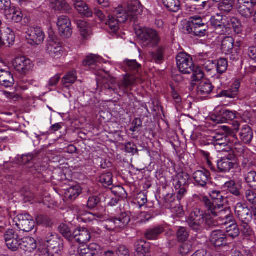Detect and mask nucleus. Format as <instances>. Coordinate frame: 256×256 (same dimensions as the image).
<instances>
[{
	"mask_svg": "<svg viewBox=\"0 0 256 256\" xmlns=\"http://www.w3.org/2000/svg\"><path fill=\"white\" fill-rule=\"evenodd\" d=\"M176 60L178 68L180 72L184 74L192 73V82L200 81L203 78L204 74L202 70L200 67L195 68L192 58L190 55L185 52H180L177 56Z\"/></svg>",
	"mask_w": 256,
	"mask_h": 256,
	"instance_id": "f257e3e1",
	"label": "nucleus"
},
{
	"mask_svg": "<svg viewBox=\"0 0 256 256\" xmlns=\"http://www.w3.org/2000/svg\"><path fill=\"white\" fill-rule=\"evenodd\" d=\"M202 202L206 209L212 216H216L220 224L226 225L232 222L234 218L231 210L229 208L224 207V204H214L207 196L202 198Z\"/></svg>",
	"mask_w": 256,
	"mask_h": 256,
	"instance_id": "f03ea898",
	"label": "nucleus"
},
{
	"mask_svg": "<svg viewBox=\"0 0 256 256\" xmlns=\"http://www.w3.org/2000/svg\"><path fill=\"white\" fill-rule=\"evenodd\" d=\"M138 78L134 74H126L124 76L121 82H117L115 78H111L104 86L116 94L118 93L119 90L125 93L126 88L134 84Z\"/></svg>",
	"mask_w": 256,
	"mask_h": 256,
	"instance_id": "7ed1b4c3",
	"label": "nucleus"
},
{
	"mask_svg": "<svg viewBox=\"0 0 256 256\" xmlns=\"http://www.w3.org/2000/svg\"><path fill=\"white\" fill-rule=\"evenodd\" d=\"M136 34L141 40L144 46L154 47L159 44L160 38L158 33L152 29L144 28L138 30Z\"/></svg>",
	"mask_w": 256,
	"mask_h": 256,
	"instance_id": "20e7f679",
	"label": "nucleus"
},
{
	"mask_svg": "<svg viewBox=\"0 0 256 256\" xmlns=\"http://www.w3.org/2000/svg\"><path fill=\"white\" fill-rule=\"evenodd\" d=\"M122 11H124V8L122 6H119L115 8L114 11L116 18L112 16H109L106 20V24L109 26L112 32H116L118 30L120 23L124 22L127 20V14H122Z\"/></svg>",
	"mask_w": 256,
	"mask_h": 256,
	"instance_id": "39448f33",
	"label": "nucleus"
},
{
	"mask_svg": "<svg viewBox=\"0 0 256 256\" xmlns=\"http://www.w3.org/2000/svg\"><path fill=\"white\" fill-rule=\"evenodd\" d=\"M205 212L198 208H194L186 220L188 226L193 230L198 232L202 229Z\"/></svg>",
	"mask_w": 256,
	"mask_h": 256,
	"instance_id": "423d86ee",
	"label": "nucleus"
},
{
	"mask_svg": "<svg viewBox=\"0 0 256 256\" xmlns=\"http://www.w3.org/2000/svg\"><path fill=\"white\" fill-rule=\"evenodd\" d=\"M45 37L43 30L38 26L30 27L26 32V39L28 44L32 46H38L42 44Z\"/></svg>",
	"mask_w": 256,
	"mask_h": 256,
	"instance_id": "0eeeda50",
	"label": "nucleus"
},
{
	"mask_svg": "<svg viewBox=\"0 0 256 256\" xmlns=\"http://www.w3.org/2000/svg\"><path fill=\"white\" fill-rule=\"evenodd\" d=\"M217 167L220 172L224 173L229 172L232 169L238 167L234 152H230L218 160Z\"/></svg>",
	"mask_w": 256,
	"mask_h": 256,
	"instance_id": "6e6552de",
	"label": "nucleus"
},
{
	"mask_svg": "<svg viewBox=\"0 0 256 256\" xmlns=\"http://www.w3.org/2000/svg\"><path fill=\"white\" fill-rule=\"evenodd\" d=\"M16 226L21 230L29 232L35 226L33 218L28 214H18L16 218Z\"/></svg>",
	"mask_w": 256,
	"mask_h": 256,
	"instance_id": "1a4fd4ad",
	"label": "nucleus"
},
{
	"mask_svg": "<svg viewBox=\"0 0 256 256\" xmlns=\"http://www.w3.org/2000/svg\"><path fill=\"white\" fill-rule=\"evenodd\" d=\"M6 245L12 252L17 251L20 248L21 238L12 229H8L4 234Z\"/></svg>",
	"mask_w": 256,
	"mask_h": 256,
	"instance_id": "9d476101",
	"label": "nucleus"
},
{
	"mask_svg": "<svg viewBox=\"0 0 256 256\" xmlns=\"http://www.w3.org/2000/svg\"><path fill=\"white\" fill-rule=\"evenodd\" d=\"M209 140L211 141L218 151L227 152L230 149L228 146V140L224 134L216 133L210 136Z\"/></svg>",
	"mask_w": 256,
	"mask_h": 256,
	"instance_id": "9b49d317",
	"label": "nucleus"
},
{
	"mask_svg": "<svg viewBox=\"0 0 256 256\" xmlns=\"http://www.w3.org/2000/svg\"><path fill=\"white\" fill-rule=\"evenodd\" d=\"M47 248L51 253L59 254L63 250L62 240L56 234L49 233L46 236Z\"/></svg>",
	"mask_w": 256,
	"mask_h": 256,
	"instance_id": "f8f14e48",
	"label": "nucleus"
},
{
	"mask_svg": "<svg viewBox=\"0 0 256 256\" xmlns=\"http://www.w3.org/2000/svg\"><path fill=\"white\" fill-rule=\"evenodd\" d=\"M210 22L213 28L216 30V32L222 34L226 32V26L228 20L226 16L221 14H216L212 16Z\"/></svg>",
	"mask_w": 256,
	"mask_h": 256,
	"instance_id": "ddd939ff",
	"label": "nucleus"
},
{
	"mask_svg": "<svg viewBox=\"0 0 256 256\" xmlns=\"http://www.w3.org/2000/svg\"><path fill=\"white\" fill-rule=\"evenodd\" d=\"M46 52L52 58H60L63 54V48L60 42L56 38H50L48 41Z\"/></svg>",
	"mask_w": 256,
	"mask_h": 256,
	"instance_id": "4468645a",
	"label": "nucleus"
},
{
	"mask_svg": "<svg viewBox=\"0 0 256 256\" xmlns=\"http://www.w3.org/2000/svg\"><path fill=\"white\" fill-rule=\"evenodd\" d=\"M12 66L16 71L25 74L32 70L34 64L29 58L21 56L14 58L12 62Z\"/></svg>",
	"mask_w": 256,
	"mask_h": 256,
	"instance_id": "2eb2a0df",
	"label": "nucleus"
},
{
	"mask_svg": "<svg viewBox=\"0 0 256 256\" xmlns=\"http://www.w3.org/2000/svg\"><path fill=\"white\" fill-rule=\"evenodd\" d=\"M234 212L241 222H250L252 220V212L244 204L238 202L235 206Z\"/></svg>",
	"mask_w": 256,
	"mask_h": 256,
	"instance_id": "dca6fc26",
	"label": "nucleus"
},
{
	"mask_svg": "<svg viewBox=\"0 0 256 256\" xmlns=\"http://www.w3.org/2000/svg\"><path fill=\"white\" fill-rule=\"evenodd\" d=\"M74 210L78 214V218L84 222H89L96 220V218H102V215L93 214L86 212L84 206H75Z\"/></svg>",
	"mask_w": 256,
	"mask_h": 256,
	"instance_id": "f3484780",
	"label": "nucleus"
},
{
	"mask_svg": "<svg viewBox=\"0 0 256 256\" xmlns=\"http://www.w3.org/2000/svg\"><path fill=\"white\" fill-rule=\"evenodd\" d=\"M57 26L60 35L64 38L70 37L72 33L71 22L66 16H61L58 20Z\"/></svg>",
	"mask_w": 256,
	"mask_h": 256,
	"instance_id": "a211bd4d",
	"label": "nucleus"
},
{
	"mask_svg": "<svg viewBox=\"0 0 256 256\" xmlns=\"http://www.w3.org/2000/svg\"><path fill=\"white\" fill-rule=\"evenodd\" d=\"M192 178L196 185L206 188L210 179V174L208 170L204 168L194 172Z\"/></svg>",
	"mask_w": 256,
	"mask_h": 256,
	"instance_id": "6ab92c4d",
	"label": "nucleus"
},
{
	"mask_svg": "<svg viewBox=\"0 0 256 256\" xmlns=\"http://www.w3.org/2000/svg\"><path fill=\"white\" fill-rule=\"evenodd\" d=\"M254 4L251 0H238L236 8L238 12L244 17L250 18L254 12Z\"/></svg>",
	"mask_w": 256,
	"mask_h": 256,
	"instance_id": "aec40b11",
	"label": "nucleus"
},
{
	"mask_svg": "<svg viewBox=\"0 0 256 256\" xmlns=\"http://www.w3.org/2000/svg\"><path fill=\"white\" fill-rule=\"evenodd\" d=\"M236 112L223 110L220 111V114L212 115L210 118L216 124L224 123L227 120H232L236 118Z\"/></svg>",
	"mask_w": 256,
	"mask_h": 256,
	"instance_id": "412c9836",
	"label": "nucleus"
},
{
	"mask_svg": "<svg viewBox=\"0 0 256 256\" xmlns=\"http://www.w3.org/2000/svg\"><path fill=\"white\" fill-rule=\"evenodd\" d=\"M15 40L14 32L8 27L2 28L0 30V46L12 45Z\"/></svg>",
	"mask_w": 256,
	"mask_h": 256,
	"instance_id": "4be33fe9",
	"label": "nucleus"
},
{
	"mask_svg": "<svg viewBox=\"0 0 256 256\" xmlns=\"http://www.w3.org/2000/svg\"><path fill=\"white\" fill-rule=\"evenodd\" d=\"M142 12V6L140 2L138 0H134L128 2L127 10L124 9V11H122V14H126L127 18L128 17L134 18L136 16L140 14Z\"/></svg>",
	"mask_w": 256,
	"mask_h": 256,
	"instance_id": "5701e85b",
	"label": "nucleus"
},
{
	"mask_svg": "<svg viewBox=\"0 0 256 256\" xmlns=\"http://www.w3.org/2000/svg\"><path fill=\"white\" fill-rule=\"evenodd\" d=\"M100 250L98 245L92 244L88 246L82 245L78 248V252L80 256H100Z\"/></svg>",
	"mask_w": 256,
	"mask_h": 256,
	"instance_id": "b1692460",
	"label": "nucleus"
},
{
	"mask_svg": "<svg viewBox=\"0 0 256 256\" xmlns=\"http://www.w3.org/2000/svg\"><path fill=\"white\" fill-rule=\"evenodd\" d=\"M73 238L80 244H86L91 238L90 232L86 228H82L76 229L72 232Z\"/></svg>",
	"mask_w": 256,
	"mask_h": 256,
	"instance_id": "393cba45",
	"label": "nucleus"
},
{
	"mask_svg": "<svg viewBox=\"0 0 256 256\" xmlns=\"http://www.w3.org/2000/svg\"><path fill=\"white\" fill-rule=\"evenodd\" d=\"M210 242L212 245L216 247L226 244V236L221 230H214L210 236Z\"/></svg>",
	"mask_w": 256,
	"mask_h": 256,
	"instance_id": "a878e982",
	"label": "nucleus"
},
{
	"mask_svg": "<svg viewBox=\"0 0 256 256\" xmlns=\"http://www.w3.org/2000/svg\"><path fill=\"white\" fill-rule=\"evenodd\" d=\"M4 15L8 22L15 23L21 22L23 17L22 12L14 6H10L6 10Z\"/></svg>",
	"mask_w": 256,
	"mask_h": 256,
	"instance_id": "bb28decb",
	"label": "nucleus"
},
{
	"mask_svg": "<svg viewBox=\"0 0 256 256\" xmlns=\"http://www.w3.org/2000/svg\"><path fill=\"white\" fill-rule=\"evenodd\" d=\"M190 176L184 172L178 174L173 181V185L175 188H180L188 187Z\"/></svg>",
	"mask_w": 256,
	"mask_h": 256,
	"instance_id": "cd10ccee",
	"label": "nucleus"
},
{
	"mask_svg": "<svg viewBox=\"0 0 256 256\" xmlns=\"http://www.w3.org/2000/svg\"><path fill=\"white\" fill-rule=\"evenodd\" d=\"M204 24H206L200 16H191L184 28V32L188 34H191L192 28L200 26H203Z\"/></svg>",
	"mask_w": 256,
	"mask_h": 256,
	"instance_id": "c85d7f7f",
	"label": "nucleus"
},
{
	"mask_svg": "<svg viewBox=\"0 0 256 256\" xmlns=\"http://www.w3.org/2000/svg\"><path fill=\"white\" fill-rule=\"evenodd\" d=\"M37 244L36 240L30 236L21 238L20 248L25 252H31L36 249Z\"/></svg>",
	"mask_w": 256,
	"mask_h": 256,
	"instance_id": "c756f323",
	"label": "nucleus"
},
{
	"mask_svg": "<svg viewBox=\"0 0 256 256\" xmlns=\"http://www.w3.org/2000/svg\"><path fill=\"white\" fill-rule=\"evenodd\" d=\"M240 84V81L238 80H236L230 88L222 90L219 94L220 96H224L230 98H235L238 96Z\"/></svg>",
	"mask_w": 256,
	"mask_h": 256,
	"instance_id": "7c9ffc66",
	"label": "nucleus"
},
{
	"mask_svg": "<svg viewBox=\"0 0 256 256\" xmlns=\"http://www.w3.org/2000/svg\"><path fill=\"white\" fill-rule=\"evenodd\" d=\"M164 228L160 225L149 228L145 232V237L150 240H157L159 236L164 232Z\"/></svg>",
	"mask_w": 256,
	"mask_h": 256,
	"instance_id": "2f4dec72",
	"label": "nucleus"
},
{
	"mask_svg": "<svg viewBox=\"0 0 256 256\" xmlns=\"http://www.w3.org/2000/svg\"><path fill=\"white\" fill-rule=\"evenodd\" d=\"M137 256H148L150 251V245L145 240H140L134 244Z\"/></svg>",
	"mask_w": 256,
	"mask_h": 256,
	"instance_id": "473e14b6",
	"label": "nucleus"
},
{
	"mask_svg": "<svg viewBox=\"0 0 256 256\" xmlns=\"http://www.w3.org/2000/svg\"><path fill=\"white\" fill-rule=\"evenodd\" d=\"M250 222H246L241 223L240 226V232L244 238L252 241L255 238V233L249 224Z\"/></svg>",
	"mask_w": 256,
	"mask_h": 256,
	"instance_id": "72a5a7b5",
	"label": "nucleus"
},
{
	"mask_svg": "<svg viewBox=\"0 0 256 256\" xmlns=\"http://www.w3.org/2000/svg\"><path fill=\"white\" fill-rule=\"evenodd\" d=\"M74 5L80 14L86 17L92 16V11L84 2L82 0H76L74 1Z\"/></svg>",
	"mask_w": 256,
	"mask_h": 256,
	"instance_id": "f704fd0d",
	"label": "nucleus"
},
{
	"mask_svg": "<svg viewBox=\"0 0 256 256\" xmlns=\"http://www.w3.org/2000/svg\"><path fill=\"white\" fill-rule=\"evenodd\" d=\"M14 79L11 72L2 70H0V84L6 88L12 86Z\"/></svg>",
	"mask_w": 256,
	"mask_h": 256,
	"instance_id": "c9c22d12",
	"label": "nucleus"
},
{
	"mask_svg": "<svg viewBox=\"0 0 256 256\" xmlns=\"http://www.w3.org/2000/svg\"><path fill=\"white\" fill-rule=\"evenodd\" d=\"M214 86L212 84L207 81H202L197 87V94L198 95L205 96L210 94L213 90Z\"/></svg>",
	"mask_w": 256,
	"mask_h": 256,
	"instance_id": "e433bc0d",
	"label": "nucleus"
},
{
	"mask_svg": "<svg viewBox=\"0 0 256 256\" xmlns=\"http://www.w3.org/2000/svg\"><path fill=\"white\" fill-rule=\"evenodd\" d=\"M50 6L55 11L61 12L69 10V5L65 0H50Z\"/></svg>",
	"mask_w": 256,
	"mask_h": 256,
	"instance_id": "4c0bfd02",
	"label": "nucleus"
},
{
	"mask_svg": "<svg viewBox=\"0 0 256 256\" xmlns=\"http://www.w3.org/2000/svg\"><path fill=\"white\" fill-rule=\"evenodd\" d=\"M82 189L78 186H75L66 189L64 192V198L67 200H74L81 194Z\"/></svg>",
	"mask_w": 256,
	"mask_h": 256,
	"instance_id": "58836bf2",
	"label": "nucleus"
},
{
	"mask_svg": "<svg viewBox=\"0 0 256 256\" xmlns=\"http://www.w3.org/2000/svg\"><path fill=\"white\" fill-rule=\"evenodd\" d=\"M234 40L232 37L227 36L223 39L222 42L221 50L226 54H230L233 50Z\"/></svg>",
	"mask_w": 256,
	"mask_h": 256,
	"instance_id": "ea45409f",
	"label": "nucleus"
},
{
	"mask_svg": "<svg viewBox=\"0 0 256 256\" xmlns=\"http://www.w3.org/2000/svg\"><path fill=\"white\" fill-rule=\"evenodd\" d=\"M240 138L246 144L250 143L253 138V132L250 127L244 125L240 133Z\"/></svg>",
	"mask_w": 256,
	"mask_h": 256,
	"instance_id": "a19ab883",
	"label": "nucleus"
},
{
	"mask_svg": "<svg viewBox=\"0 0 256 256\" xmlns=\"http://www.w3.org/2000/svg\"><path fill=\"white\" fill-rule=\"evenodd\" d=\"M118 231L124 229L130 222V216L126 213H122L118 216L114 218Z\"/></svg>",
	"mask_w": 256,
	"mask_h": 256,
	"instance_id": "79ce46f5",
	"label": "nucleus"
},
{
	"mask_svg": "<svg viewBox=\"0 0 256 256\" xmlns=\"http://www.w3.org/2000/svg\"><path fill=\"white\" fill-rule=\"evenodd\" d=\"M102 58L96 55L90 54L83 61V65L90 66L92 68L94 69V66H98L101 63Z\"/></svg>",
	"mask_w": 256,
	"mask_h": 256,
	"instance_id": "37998d69",
	"label": "nucleus"
},
{
	"mask_svg": "<svg viewBox=\"0 0 256 256\" xmlns=\"http://www.w3.org/2000/svg\"><path fill=\"white\" fill-rule=\"evenodd\" d=\"M78 28L84 38H86L90 34L91 29L87 22L82 20H75Z\"/></svg>",
	"mask_w": 256,
	"mask_h": 256,
	"instance_id": "c03bdc74",
	"label": "nucleus"
},
{
	"mask_svg": "<svg viewBox=\"0 0 256 256\" xmlns=\"http://www.w3.org/2000/svg\"><path fill=\"white\" fill-rule=\"evenodd\" d=\"M77 79L76 74L75 71H71L68 72L62 78V84L65 88H69L74 84Z\"/></svg>",
	"mask_w": 256,
	"mask_h": 256,
	"instance_id": "a18cd8bd",
	"label": "nucleus"
},
{
	"mask_svg": "<svg viewBox=\"0 0 256 256\" xmlns=\"http://www.w3.org/2000/svg\"><path fill=\"white\" fill-rule=\"evenodd\" d=\"M164 7L169 11L178 12L180 7L179 0H162Z\"/></svg>",
	"mask_w": 256,
	"mask_h": 256,
	"instance_id": "49530a36",
	"label": "nucleus"
},
{
	"mask_svg": "<svg viewBox=\"0 0 256 256\" xmlns=\"http://www.w3.org/2000/svg\"><path fill=\"white\" fill-rule=\"evenodd\" d=\"M204 224L208 227H213L220 224L216 216H212V214L206 210L204 216Z\"/></svg>",
	"mask_w": 256,
	"mask_h": 256,
	"instance_id": "de8ad7c7",
	"label": "nucleus"
},
{
	"mask_svg": "<svg viewBox=\"0 0 256 256\" xmlns=\"http://www.w3.org/2000/svg\"><path fill=\"white\" fill-rule=\"evenodd\" d=\"M244 180L248 186L252 190H256V172L251 170L244 175Z\"/></svg>",
	"mask_w": 256,
	"mask_h": 256,
	"instance_id": "09e8293b",
	"label": "nucleus"
},
{
	"mask_svg": "<svg viewBox=\"0 0 256 256\" xmlns=\"http://www.w3.org/2000/svg\"><path fill=\"white\" fill-rule=\"evenodd\" d=\"M224 186L230 194L237 196L240 195V188L236 185L234 181L230 180L226 182L224 184Z\"/></svg>",
	"mask_w": 256,
	"mask_h": 256,
	"instance_id": "8fccbe9b",
	"label": "nucleus"
},
{
	"mask_svg": "<svg viewBox=\"0 0 256 256\" xmlns=\"http://www.w3.org/2000/svg\"><path fill=\"white\" fill-rule=\"evenodd\" d=\"M60 232L68 240L73 238L72 232L70 228L66 224H61L58 228Z\"/></svg>",
	"mask_w": 256,
	"mask_h": 256,
	"instance_id": "3c124183",
	"label": "nucleus"
},
{
	"mask_svg": "<svg viewBox=\"0 0 256 256\" xmlns=\"http://www.w3.org/2000/svg\"><path fill=\"white\" fill-rule=\"evenodd\" d=\"M232 222V224L226 227V232L229 236L234 239L239 236L240 229L236 224L234 223L233 221Z\"/></svg>",
	"mask_w": 256,
	"mask_h": 256,
	"instance_id": "603ef678",
	"label": "nucleus"
},
{
	"mask_svg": "<svg viewBox=\"0 0 256 256\" xmlns=\"http://www.w3.org/2000/svg\"><path fill=\"white\" fill-rule=\"evenodd\" d=\"M99 182L104 186H110L112 184V175L111 172L103 174L100 176Z\"/></svg>",
	"mask_w": 256,
	"mask_h": 256,
	"instance_id": "864d4df0",
	"label": "nucleus"
},
{
	"mask_svg": "<svg viewBox=\"0 0 256 256\" xmlns=\"http://www.w3.org/2000/svg\"><path fill=\"white\" fill-rule=\"evenodd\" d=\"M230 24L232 26L234 32L236 34H240L243 30L241 22L239 20L235 17L230 18Z\"/></svg>",
	"mask_w": 256,
	"mask_h": 256,
	"instance_id": "5fc2aeb1",
	"label": "nucleus"
},
{
	"mask_svg": "<svg viewBox=\"0 0 256 256\" xmlns=\"http://www.w3.org/2000/svg\"><path fill=\"white\" fill-rule=\"evenodd\" d=\"M233 0H224L218 4V8L220 11L230 12L234 6Z\"/></svg>",
	"mask_w": 256,
	"mask_h": 256,
	"instance_id": "6e6d98bb",
	"label": "nucleus"
},
{
	"mask_svg": "<svg viewBox=\"0 0 256 256\" xmlns=\"http://www.w3.org/2000/svg\"><path fill=\"white\" fill-rule=\"evenodd\" d=\"M246 200L252 205H256V192L254 190L248 189L244 193Z\"/></svg>",
	"mask_w": 256,
	"mask_h": 256,
	"instance_id": "4d7b16f0",
	"label": "nucleus"
},
{
	"mask_svg": "<svg viewBox=\"0 0 256 256\" xmlns=\"http://www.w3.org/2000/svg\"><path fill=\"white\" fill-rule=\"evenodd\" d=\"M210 196L214 200L212 202L216 204H224V196H222L221 192L218 190H213L210 193Z\"/></svg>",
	"mask_w": 256,
	"mask_h": 256,
	"instance_id": "13d9d810",
	"label": "nucleus"
},
{
	"mask_svg": "<svg viewBox=\"0 0 256 256\" xmlns=\"http://www.w3.org/2000/svg\"><path fill=\"white\" fill-rule=\"evenodd\" d=\"M228 66V64L226 58H220L218 60L216 70L218 73L222 74L224 72L227 70Z\"/></svg>",
	"mask_w": 256,
	"mask_h": 256,
	"instance_id": "bf43d9fd",
	"label": "nucleus"
},
{
	"mask_svg": "<svg viewBox=\"0 0 256 256\" xmlns=\"http://www.w3.org/2000/svg\"><path fill=\"white\" fill-rule=\"evenodd\" d=\"M192 250V245L190 242L182 243L179 246L178 252L180 254L185 255L188 254Z\"/></svg>",
	"mask_w": 256,
	"mask_h": 256,
	"instance_id": "052dcab7",
	"label": "nucleus"
},
{
	"mask_svg": "<svg viewBox=\"0 0 256 256\" xmlns=\"http://www.w3.org/2000/svg\"><path fill=\"white\" fill-rule=\"evenodd\" d=\"M208 29V26L206 24L204 25L203 26L194 27L192 28V32L190 34H193L194 36L200 37L203 36H205L206 32Z\"/></svg>",
	"mask_w": 256,
	"mask_h": 256,
	"instance_id": "680f3d73",
	"label": "nucleus"
},
{
	"mask_svg": "<svg viewBox=\"0 0 256 256\" xmlns=\"http://www.w3.org/2000/svg\"><path fill=\"white\" fill-rule=\"evenodd\" d=\"M208 29V26L206 24L204 25L203 26L194 27L192 28V32L190 34H193L194 36L200 37L203 36H205L206 32Z\"/></svg>",
	"mask_w": 256,
	"mask_h": 256,
	"instance_id": "e2e57ef3",
	"label": "nucleus"
},
{
	"mask_svg": "<svg viewBox=\"0 0 256 256\" xmlns=\"http://www.w3.org/2000/svg\"><path fill=\"white\" fill-rule=\"evenodd\" d=\"M104 226L109 231H118V228L114 218L106 220L104 224Z\"/></svg>",
	"mask_w": 256,
	"mask_h": 256,
	"instance_id": "0e129e2a",
	"label": "nucleus"
},
{
	"mask_svg": "<svg viewBox=\"0 0 256 256\" xmlns=\"http://www.w3.org/2000/svg\"><path fill=\"white\" fill-rule=\"evenodd\" d=\"M124 62L128 70H134L138 72L140 67V65L136 60H128L125 61Z\"/></svg>",
	"mask_w": 256,
	"mask_h": 256,
	"instance_id": "69168bd1",
	"label": "nucleus"
},
{
	"mask_svg": "<svg viewBox=\"0 0 256 256\" xmlns=\"http://www.w3.org/2000/svg\"><path fill=\"white\" fill-rule=\"evenodd\" d=\"M177 236L180 240L185 241L188 238L189 234L186 228L181 227L177 232Z\"/></svg>",
	"mask_w": 256,
	"mask_h": 256,
	"instance_id": "338daca9",
	"label": "nucleus"
},
{
	"mask_svg": "<svg viewBox=\"0 0 256 256\" xmlns=\"http://www.w3.org/2000/svg\"><path fill=\"white\" fill-rule=\"evenodd\" d=\"M152 60L156 62H158L162 60L163 58V52L162 48L158 49L155 52H152L150 53Z\"/></svg>",
	"mask_w": 256,
	"mask_h": 256,
	"instance_id": "774afa93",
	"label": "nucleus"
}]
</instances>
